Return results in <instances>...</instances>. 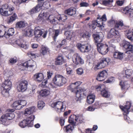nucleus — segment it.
<instances>
[{
	"mask_svg": "<svg viewBox=\"0 0 133 133\" xmlns=\"http://www.w3.org/2000/svg\"><path fill=\"white\" fill-rule=\"evenodd\" d=\"M50 94V91L49 90L43 89L41 90L39 92V95L42 97H45L48 95Z\"/></svg>",
	"mask_w": 133,
	"mask_h": 133,
	"instance_id": "36",
	"label": "nucleus"
},
{
	"mask_svg": "<svg viewBox=\"0 0 133 133\" xmlns=\"http://www.w3.org/2000/svg\"><path fill=\"white\" fill-rule=\"evenodd\" d=\"M81 83V82L77 81L74 83H71L68 87V89L70 90L72 92L75 93L76 97L78 98H82V97L86 96L83 90L81 88H78Z\"/></svg>",
	"mask_w": 133,
	"mask_h": 133,
	"instance_id": "1",
	"label": "nucleus"
},
{
	"mask_svg": "<svg viewBox=\"0 0 133 133\" xmlns=\"http://www.w3.org/2000/svg\"><path fill=\"white\" fill-rule=\"evenodd\" d=\"M47 33V31H45L39 26L36 27L35 28L34 34L37 38H39L42 36L43 38H45L46 37Z\"/></svg>",
	"mask_w": 133,
	"mask_h": 133,
	"instance_id": "7",
	"label": "nucleus"
},
{
	"mask_svg": "<svg viewBox=\"0 0 133 133\" xmlns=\"http://www.w3.org/2000/svg\"><path fill=\"white\" fill-rule=\"evenodd\" d=\"M6 28L2 25L0 26V38L3 37L6 33Z\"/></svg>",
	"mask_w": 133,
	"mask_h": 133,
	"instance_id": "30",
	"label": "nucleus"
},
{
	"mask_svg": "<svg viewBox=\"0 0 133 133\" xmlns=\"http://www.w3.org/2000/svg\"><path fill=\"white\" fill-rule=\"evenodd\" d=\"M20 106L21 107V109L26 105V101L24 100H19Z\"/></svg>",
	"mask_w": 133,
	"mask_h": 133,
	"instance_id": "55",
	"label": "nucleus"
},
{
	"mask_svg": "<svg viewBox=\"0 0 133 133\" xmlns=\"http://www.w3.org/2000/svg\"><path fill=\"white\" fill-rule=\"evenodd\" d=\"M56 85L53 82L49 83L47 86V88L50 89L51 88H56Z\"/></svg>",
	"mask_w": 133,
	"mask_h": 133,
	"instance_id": "52",
	"label": "nucleus"
},
{
	"mask_svg": "<svg viewBox=\"0 0 133 133\" xmlns=\"http://www.w3.org/2000/svg\"><path fill=\"white\" fill-rule=\"evenodd\" d=\"M33 30L29 27H27L24 29V34L25 36L31 37Z\"/></svg>",
	"mask_w": 133,
	"mask_h": 133,
	"instance_id": "23",
	"label": "nucleus"
},
{
	"mask_svg": "<svg viewBox=\"0 0 133 133\" xmlns=\"http://www.w3.org/2000/svg\"><path fill=\"white\" fill-rule=\"evenodd\" d=\"M114 28L118 30H121L122 31L127 32V30L129 28V26L124 25L123 22L122 20H119L115 22Z\"/></svg>",
	"mask_w": 133,
	"mask_h": 133,
	"instance_id": "8",
	"label": "nucleus"
},
{
	"mask_svg": "<svg viewBox=\"0 0 133 133\" xmlns=\"http://www.w3.org/2000/svg\"><path fill=\"white\" fill-rule=\"evenodd\" d=\"M28 82L26 80H22L21 81L17 87V89L19 92H24L27 89Z\"/></svg>",
	"mask_w": 133,
	"mask_h": 133,
	"instance_id": "12",
	"label": "nucleus"
},
{
	"mask_svg": "<svg viewBox=\"0 0 133 133\" xmlns=\"http://www.w3.org/2000/svg\"><path fill=\"white\" fill-rule=\"evenodd\" d=\"M98 74L105 78L107 77L108 75L107 72L105 70H103L100 72Z\"/></svg>",
	"mask_w": 133,
	"mask_h": 133,
	"instance_id": "50",
	"label": "nucleus"
},
{
	"mask_svg": "<svg viewBox=\"0 0 133 133\" xmlns=\"http://www.w3.org/2000/svg\"><path fill=\"white\" fill-rule=\"evenodd\" d=\"M45 105V104L43 101H39L38 102L37 106L39 109H42Z\"/></svg>",
	"mask_w": 133,
	"mask_h": 133,
	"instance_id": "49",
	"label": "nucleus"
},
{
	"mask_svg": "<svg viewBox=\"0 0 133 133\" xmlns=\"http://www.w3.org/2000/svg\"><path fill=\"white\" fill-rule=\"evenodd\" d=\"M73 57L74 60L73 62L76 65L79 64H82L84 63V60L82 59L79 54H75L74 55Z\"/></svg>",
	"mask_w": 133,
	"mask_h": 133,
	"instance_id": "16",
	"label": "nucleus"
},
{
	"mask_svg": "<svg viewBox=\"0 0 133 133\" xmlns=\"http://www.w3.org/2000/svg\"><path fill=\"white\" fill-rule=\"evenodd\" d=\"M105 78L98 74L96 79L99 81H102L104 80Z\"/></svg>",
	"mask_w": 133,
	"mask_h": 133,
	"instance_id": "53",
	"label": "nucleus"
},
{
	"mask_svg": "<svg viewBox=\"0 0 133 133\" xmlns=\"http://www.w3.org/2000/svg\"><path fill=\"white\" fill-rule=\"evenodd\" d=\"M35 118L34 115H31L28 117L26 119H24L20 122L19 125L22 128H24L26 126L31 127L33 125V122Z\"/></svg>",
	"mask_w": 133,
	"mask_h": 133,
	"instance_id": "2",
	"label": "nucleus"
},
{
	"mask_svg": "<svg viewBox=\"0 0 133 133\" xmlns=\"http://www.w3.org/2000/svg\"><path fill=\"white\" fill-rule=\"evenodd\" d=\"M126 35L128 39L131 41H133V32L130 29L127 31Z\"/></svg>",
	"mask_w": 133,
	"mask_h": 133,
	"instance_id": "35",
	"label": "nucleus"
},
{
	"mask_svg": "<svg viewBox=\"0 0 133 133\" xmlns=\"http://www.w3.org/2000/svg\"><path fill=\"white\" fill-rule=\"evenodd\" d=\"M35 63L32 60L29 59L24 63H22L21 66L24 68V70L26 68H28V67H29L31 69V71H33L35 69L33 68L34 66V64Z\"/></svg>",
	"mask_w": 133,
	"mask_h": 133,
	"instance_id": "13",
	"label": "nucleus"
},
{
	"mask_svg": "<svg viewBox=\"0 0 133 133\" xmlns=\"http://www.w3.org/2000/svg\"><path fill=\"white\" fill-rule=\"evenodd\" d=\"M47 83V79H46L44 80L42 82L41 84L40 85L41 86L42 88H47V85L46 84Z\"/></svg>",
	"mask_w": 133,
	"mask_h": 133,
	"instance_id": "58",
	"label": "nucleus"
},
{
	"mask_svg": "<svg viewBox=\"0 0 133 133\" xmlns=\"http://www.w3.org/2000/svg\"><path fill=\"white\" fill-rule=\"evenodd\" d=\"M64 35L66 37V39L70 40L72 37L75 36L74 33L72 31H67L64 32Z\"/></svg>",
	"mask_w": 133,
	"mask_h": 133,
	"instance_id": "27",
	"label": "nucleus"
},
{
	"mask_svg": "<svg viewBox=\"0 0 133 133\" xmlns=\"http://www.w3.org/2000/svg\"><path fill=\"white\" fill-rule=\"evenodd\" d=\"M66 79L63 76L57 74L52 79V81L57 85L59 87L63 86L66 82Z\"/></svg>",
	"mask_w": 133,
	"mask_h": 133,
	"instance_id": "3",
	"label": "nucleus"
},
{
	"mask_svg": "<svg viewBox=\"0 0 133 133\" xmlns=\"http://www.w3.org/2000/svg\"><path fill=\"white\" fill-rule=\"evenodd\" d=\"M97 26L99 27H101L103 25V22L101 20H99V17H97Z\"/></svg>",
	"mask_w": 133,
	"mask_h": 133,
	"instance_id": "54",
	"label": "nucleus"
},
{
	"mask_svg": "<svg viewBox=\"0 0 133 133\" xmlns=\"http://www.w3.org/2000/svg\"><path fill=\"white\" fill-rule=\"evenodd\" d=\"M116 29L114 28L111 29L108 34L107 37L108 38H118L119 34L118 30H116Z\"/></svg>",
	"mask_w": 133,
	"mask_h": 133,
	"instance_id": "14",
	"label": "nucleus"
},
{
	"mask_svg": "<svg viewBox=\"0 0 133 133\" xmlns=\"http://www.w3.org/2000/svg\"><path fill=\"white\" fill-rule=\"evenodd\" d=\"M132 70L131 69H127L125 70V77L127 78L131 77L132 74Z\"/></svg>",
	"mask_w": 133,
	"mask_h": 133,
	"instance_id": "41",
	"label": "nucleus"
},
{
	"mask_svg": "<svg viewBox=\"0 0 133 133\" xmlns=\"http://www.w3.org/2000/svg\"><path fill=\"white\" fill-rule=\"evenodd\" d=\"M63 103L61 101H57L52 103L51 106L52 107L55 108L58 112L64 111L65 109L63 107Z\"/></svg>",
	"mask_w": 133,
	"mask_h": 133,
	"instance_id": "11",
	"label": "nucleus"
},
{
	"mask_svg": "<svg viewBox=\"0 0 133 133\" xmlns=\"http://www.w3.org/2000/svg\"><path fill=\"white\" fill-rule=\"evenodd\" d=\"M50 51V49L47 47L42 45L40 50V53L42 55L44 56L49 54Z\"/></svg>",
	"mask_w": 133,
	"mask_h": 133,
	"instance_id": "20",
	"label": "nucleus"
},
{
	"mask_svg": "<svg viewBox=\"0 0 133 133\" xmlns=\"http://www.w3.org/2000/svg\"><path fill=\"white\" fill-rule=\"evenodd\" d=\"M75 125L71 124H69L66 126H65L64 128V130L67 133H70L72 132L74 128V126Z\"/></svg>",
	"mask_w": 133,
	"mask_h": 133,
	"instance_id": "26",
	"label": "nucleus"
},
{
	"mask_svg": "<svg viewBox=\"0 0 133 133\" xmlns=\"http://www.w3.org/2000/svg\"><path fill=\"white\" fill-rule=\"evenodd\" d=\"M14 32V30L13 28H10L8 30L6 35H5V37L7 38L10 36L12 35Z\"/></svg>",
	"mask_w": 133,
	"mask_h": 133,
	"instance_id": "40",
	"label": "nucleus"
},
{
	"mask_svg": "<svg viewBox=\"0 0 133 133\" xmlns=\"http://www.w3.org/2000/svg\"><path fill=\"white\" fill-rule=\"evenodd\" d=\"M12 107L16 110H20L21 109V107L20 106L19 100L14 102L12 105Z\"/></svg>",
	"mask_w": 133,
	"mask_h": 133,
	"instance_id": "39",
	"label": "nucleus"
},
{
	"mask_svg": "<svg viewBox=\"0 0 133 133\" xmlns=\"http://www.w3.org/2000/svg\"><path fill=\"white\" fill-rule=\"evenodd\" d=\"M59 30L57 29L55 30V34L53 37L54 40L55 41L57 37L59 34Z\"/></svg>",
	"mask_w": 133,
	"mask_h": 133,
	"instance_id": "59",
	"label": "nucleus"
},
{
	"mask_svg": "<svg viewBox=\"0 0 133 133\" xmlns=\"http://www.w3.org/2000/svg\"><path fill=\"white\" fill-rule=\"evenodd\" d=\"M122 49L126 50L125 52L127 54H131L133 52V46L130 42L123 40L120 44Z\"/></svg>",
	"mask_w": 133,
	"mask_h": 133,
	"instance_id": "4",
	"label": "nucleus"
},
{
	"mask_svg": "<svg viewBox=\"0 0 133 133\" xmlns=\"http://www.w3.org/2000/svg\"><path fill=\"white\" fill-rule=\"evenodd\" d=\"M65 119L62 117H61L59 119V124L61 126H63L64 125Z\"/></svg>",
	"mask_w": 133,
	"mask_h": 133,
	"instance_id": "64",
	"label": "nucleus"
},
{
	"mask_svg": "<svg viewBox=\"0 0 133 133\" xmlns=\"http://www.w3.org/2000/svg\"><path fill=\"white\" fill-rule=\"evenodd\" d=\"M110 61V59L109 58H102L100 59V62L99 63L102 67L103 68L108 65Z\"/></svg>",
	"mask_w": 133,
	"mask_h": 133,
	"instance_id": "17",
	"label": "nucleus"
},
{
	"mask_svg": "<svg viewBox=\"0 0 133 133\" xmlns=\"http://www.w3.org/2000/svg\"><path fill=\"white\" fill-rule=\"evenodd\" d=\"M95 96L93 95H89L87 97V102L89 104L92 103L94 101Z\"/></svg>",
	"mask_w": 133,
	"mask_h": 133,
	"instance_id": "38",
	"label": "nucleus"
},
{
	"mask_svg": "<svg viewBox=\"0 0 133 133\" xmlns=\"http://www.w3.org/2000/svg\"><path fill=\"white\" fill-rule=\"evenodd\" d=\"M80 5L81 7H87L89 6V4L86 2H82L80 3Z\"/></svg>",
	"mask_w": 133,
	"mask_h": 133,
	"instance_id": "63",
	"label": "nucleus"
},
{
	"mask_svg": "<svg viewBox=\"0 0 133 133\" xmlns=\"http://www.w3.org/2000/svg\"><path fill=\"white\" fill-rule=\"evenodd\" d=\"M84 119L82 115H76V122L78 123H81L84 122Z\"/></svg>",
	"mask_w": 133,
	"mask_h": 133,
	"instance_id": "37",
	"label": "nucleus"
},
{
	"mask_svg": "<svg viewBox=\"0 0 133 133\" xmlns=\"http://www.w3.org/2000/svg\"><path fill=\"white\" fill-rule=\"evenodd\" d=\"M66 41V40L65 39L62 40L60 43H59L58 45H57L56 47L58 48H60L62 45L65 44Z\"/></svg>",
	"mask_w": 133,
	"mask_h": 133,
	"instance_id": "56",
	"label": "nucleus"
},
{
	"mask_svg": "<svg viewBox=\"0 0 133 133\" xmlns=\"http://www.w3.org/2000/svg\"><path fill=\"white\" fill-rule=\"evenodd\" d=\"M77 46L81 52L83 53L87 52L90 50V46L87 43L83 44L78 43L77 44Z\"/></svg>",
	"mask_w": 133,
	"mask_h": 133,
	"instance_id": "10",
	"label": "nucleus"
},
{
	"mask_svg": "<svg viewBox=\"0 0 133 133\" xmlns=\"http://www.w3.org/2000/svg\"><path fill=\"white\" fill-rule=\"evenodd\" d=\"M131 105V102H127L124 106H120V107L121 109L124 111V113L126 114H128L129 112V109Z\"/></svg>",
	"mask_w": 133,
	"mask_h": 133,
	"instance_id": "18",
	"label": "nucleus"
},
{
	"mask_svg": "<svg viewBox=\"0 0 133 133\" xmlns=\"http://www.w3.org/2000/svg\"><path fill=\"white\" fill-rule=\"evenodd\" d=\"M76 115H72L69 117L68 121L70 123L72 124L73 125H75L76 122H75L74 121H76Z\"/></svg>",
	"mask_w": 133,
	"mask_h": 133,
	"instance_id": "33",
	"label": "nucleus"
},
{
	"mask_svg": "<svg viewBox=\"0 0 133 133\" xmlns=\"http://www.w3.org/2000/svg\"><path fill=\"white\" fill-rule=\"evenodd\" d=\"M114 78L113 77H111L108 79L106 81L104 82V83H111L114 81Z\"/></svg>",
	"mask_w": 133,
	"mask_h": 133,
	"instance_id": "62",
	"label": "nucleus"
},
{
	"mask_svg": "<svg viewBox=\"0 0 133 133\" xmlns=\"http://www.w3.org/2000/svg\"><path fill=\"white\" fill-rule=\"evenodd\" d=\"M26 24L24 22L20 21L17 23L16 27L18 28H23L25 26Z\"/></svg>",
	"mask_w": 133,
	"mask_h": 133,
	"instance_id": "45",
	"label": "nucleus"
},
{
	"mask_svg": "<svg viewBox=\"0 0 133 133\" xmlns=\"http://www.w3.org/2000/svg\"><path fill=\"white\" fill-rule=\"evenodd\" d=\"M35 107H34L27 108L25 109L24 112L25 114L30 115L35 111Z\"/></svg>",
	"mask_w": 133,
	"mask_h": 133,
	"instance_id": "34",
	"label": "nucleus"
},
{
	"mask_svg": "<svg viewBox=\"0 0 133 133\" xmlns=\"http://www.w3.org/2000/svg\"><path fill=\"white\" fill-rule=\"evenodd\" d=\"M77 74L78 75H81L83 73V70L82 68H79L76 70Z\"/></svg>",
	"mask_w": 133,
	"mask_h": 133,
	"instance_id": "60",
	"label": "nucleus"
},
{
	"mask_svg": "<svg viewBox=\"0 0 133 133\" xmlns=\"http://www.w3.org/2000/svg\"><path fill=\"white\" fill-rule=\"evenodd\" d=\"M9 90H8L7 89L3 88V89H2L1 92L2 95L4 97H8L9 95Z\"/></svg>",
	"mask_w": 133,
	"mask_h": 133,
	"instance_id": "44",
	"label": "nucleus"
},
{
	"mask_svg": "<svg viewBox=\"0 0 133 133\" xmlns=\"http://www.w3.org/2000/svg\"><path fill=\"white\" fill-rule=\"evenodd\" d=\"M33 78L35 81L40 82L44 79L43 74L41 73H37L34 75Z\"/></svg>",
	"mask_w": 133,
	"mask_h": 133,
	"instance_id": "22",
	"label": "nucleus"
},
{
	"mask_svg": "<svg viewBox=\"0 0 133 133\" xmlns=\"http://www.w3.org/2000/svg\"><path fill=\"white\" fill-rule=\"evenodd\" d=\"M101 35L100 33L97 32L92 35V36L95 41V42L97 44L100 43L103 41L104 36L102 35V36H101Z\"/></svg>",
	"mask_w": 133,
	"mask_h": 133,
	"instance_id": "15",
	"label": "nucleus"
},
{
	"mask_svg": "<svg viewBox=\"0 0 133 133\" xmlns=\"http://www.w3.org/2000/svg\"><path fill=\"white\" fill-rule=\"evenodd\" d=\"M17 61V59L16 57L11 58L9 60V63L12 65L16 63Z\"/></svg>",
	"mask_w": 133,
	"mask_h": 133,
	"instance_id": "51",
	"label": "nucleus"
},
{
	"mask_svg": "<svg viewBox=\"0 0 133 133\" xmlns=\"http://www.w3.org/2000/svg\"><path fill=\"white\" fill-rule=\"evenodd\" d=\"M76 9L75 8L71 7L69 9H67L65 11V14L72 16L75 15L76 14Z\"/></svg>",
	"mask_w": 133,
	"mask_h": 133,
	"instance_id": "24",
	"label": "nucleus"
},
{
	"mask_svg": "<svg viewBox=\"0 0 133 133\" xmlns=\"http://www.w3.org/2000/svg\"><path fill=\"white\" fill-rule=\"evenodd\" d=\"M113 1V0H102V4L104 6H107L112 3Z\"/></svg>",
	"mask_w": 133,
	"mask_h": 133,
	"instance_id": "48",
	"label": "nucleus"
},
{
	"mask_svg": "<svg viewBox=\"0 0 133 133\" xmlns=\"http://www.w3.org/2000/svg\"><path fill=\"white\" fill-rule=\"evenodd\" d=\"M14 7L11 5L5 4L3 5L0 8V13L3 16H8L10 15L8 13V10L11 12L14 10Z\"/></svg>",
	"mask_w": 133,
	"mask_h": 133,
	"instance_id": "5",
	"label": "nucleus"
},
{
	"mask_svg": "<svg viewBox=\"0 0 133 133\" xmlns=\"http://www.w3.org/2000/svg\"><path fill=\"white\" fill-rule=\"evenodd\" d=\"M17 18V15L15 13H14L13 15L8 18L7 23L8 24L10 23L13 22Z\"/></svg>",
	"mask_w": 133,
	"mask_h": 133,
	"instance_id": "31",
	"label": "nucleus"
},
{
	"mask_svg": "<svg viewBox=\"0 0 133 133\" xmlns=\"http://www.w3.org/2000/svg\"><path fill=\"white\" fill-rule=\"evenodd\" d=\"M64 62V59L63 57L59 56L56 58L55 64L56 65H60L62 64Z\"/></svg>",
	"mask_w": 133,
	"mask_h": 133,
	"instance_id": "28",
	"label": "nucleus"
},
{
	"mask_svg": "<svg viewBox=\"0 0 133 133\" xmlns=\"http://www.w3.org/2000/svg\"><path fill=\"white\" fill-rule=\"evenodd\" d=\"M44 0H38V1L39 3L36 6L37 8H39L40 10L42 9V7L43 6L44 4L42 2H40Z\"/></svg>",
	"mask_w": 133,
	"mask_h": 133,
	"instance_id": "57",
	"label": "nucleus"
},
{
	"mask_svg": "<svg viewBox=\"0 0 133 133\" xmlns=\"http://www.w3.org/2000/svg\"><path fill=\"white\" fill-rule=\"evenodd\" d=\"M15 117V115L13 113H6L1 116L0 121L3 124L7 125L9 124L8 121L12 119Z\"/></svg>",
	"mask_w": 133,
	"mask_h": 133,
	"instance_id": "6",
	"label": "nucleus"
},
{
	"mask_svg": "<svg viewBox=\"0 0 133 133\" xmlns=\"http://www.w3.org/2000/svg\"><path fill=\"white\" fill-rule=\"evenodd\" d=\"M16 44L19 47L23 48L26 49L28 48V46L27 45L23 44L20 40H17L15 41Z\"/></svg>",
	"mask_w": 133,
	"mask_h": 133,
	"instance_id": "32",
	"label": "nucleus"
},
{
	"mask_svg": "<svg viewBox=\"0 0 133 133\" xmlns=\"http://www.w3.org/2000/svg\"><path fill=\"white\" fill-rule=\"evenodd\" d=\"M122 13L132 17H133V10L129 8L128 7H126L123 9Z\"/></svg>",
	"mask_w": 133,
	"mask_h": 133,
	"instance_id": "19",
	"label": "nucleus"
},
{
	"mask_svg": "<svg viewBox=\"0 0 133 133\" xmlns=\"http://www.w3.org/2000/svg\"><path fill=\"white\" fill-rule=\"evenodd\" d=\"M101 94L104 97L107 98L110 96V93L104 88H103L101 90Z\"/></svg>",
	"mask_w": 133,
	"mask_h": 133,
	"instance_id": "29",
	"label": "nucleus"
},
{
	"mask_svg": "<svg viewBox=\"0 0 133 133\" xmlns=\"http://www.w3.org/2000/svg\"><path fill=\"white\" fill-rule=\"evenodd\" d=\"M106 104V103H101L97 101L92 105L95 109L99 108L100 107L103 106V105Z\"/></svg>",
	"mask_w": 133,
	"mask_h": 133,
	"instance_id": "43",
	"label": "nucleus"
},
{
	"mask_svg": "<svg viewBox=\"0 0 133 133\" xmlns=\"http://www.w3.org/2000/svg\"><path fill=\"white\" fill-rule=\"evenodd\" d=\"M102 67L100 64L98 62L97 63V64L95 65L94 67L93 68V69L94 70L96 71L97 70L102 68Z\"/></svg>",
	"mask_w": 133,
	"mask_h": 133,
	"instance_id": "61",
	"label": "nucleus"
},
{
	"mask_svg": "<svg viewBox=\"0 0 133 133\" xmlns=\"http://www.w3.org/2000/svg\"><path fill=\"white\" fill-rule=\"evenodd\" d=\"M97 48L98 52L102 55H105L109 50L108 46L106 44L98 43Z\"/></svg>",
	"mask_w": 133,
	"mask_h": 133,
	"instance_id": "9",
	"label": "nucleus"
},
{
	"mask_svg": "<svg viewBox=\"0 0 133 133\" xmlns=\"http://www.w3.org/2000/svg\"><path fill=\"white\" fill-rule=\"evenodd\" d=\"M90 34L89 32L86 31L85 32H83L81 33L80 36L81 37L84 39H89L90 36Z\"/></svg>",
	"mask_w": 133,
	"mask_h": 133,
	"instance_id": "42",
	"label": "nucleus"
},
{
	"mask_svg": "<svg viewBox=\"0 0 133 133\" xmlns=\"http://www.w3.org/2000/svg\"><path fill=\"white\" fill-rule=\"evenodd\" d=\"M57 19L60 21H65L67 19V16L64 15H58L57 16Z\"/></svg>",
	"mask_w": 133,
	"mask_h": 133,
	"instance_id": "46",
	"label": "nucleus"
},
{
	"mask_svg": "<svg viewBox=\"0 0 133 133\" xmlns=\"http://www.w3.org/2000/svg\"><path fill=\"white\" fill-rule=\"evenodd\" d=\"M11 82L9 79L5 80V81L2 84V87L3 88L10 90L12 86Z\"/></svg>",
	"mask_w": 133,
	"mask_h": 133,
	"instance_id": "21",
	"label": "nucleus"
},
{
	"mask_svg": "<svg viewBox=\"0 0 133 133\" xmlns=\"http://www.w3.org/2000/svg\"><path fill=\"white\" fill-rule=\"evenodd\" d=\"M40 10L39 8L36 6L32 9L29 11V12L31 14H32L34 13H36L38 12Z\"/></svg>",
	"mask_w": 133,
	"mask_h": 133,
	"instance_id": "47",
	"label": "nucleus"
},
{
	"mask_svg": "<svg viewBox=\"0 0 133 133\" xmlns=\"http://www.w3.org/2000/svg\"><path fill=\"white\" fill-rule=\"evenodd\" d=\"M113 56L115 58L121 59L123 57V53L117 50H115Z\"/></svg>",
	"mask_w": 133,
	"mask_h": 133,
	"instance_id": "25",
	"label": "nucleus"
}]
</instances>
